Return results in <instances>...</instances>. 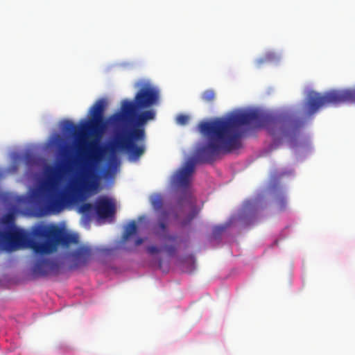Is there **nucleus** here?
Returning a JSON list of instances; mask_svg holds the SVG:
<instances>
[{
  "label": "nucleus",
  "mask_w": 355,
  "mask_h": 355,
  "mask_svg": "<svg viewBox=\"0 0 355 355\" xmlns=\"http://www.w3.org/2000/svg\"><path fill=\"white\" fill-rule=\"evenodd\" d=\"M158 101V90L150 83H144L133 101H122L120 112L109 117V122L114 125L125 123L122 132L116 136V145L128 154L131 161L139 160L146 151L145 125L155 118V112L148 109Z\"/></svg>",
  "instance_id": "nucleus-3"
},
{
  "label": "nucleus",
  "mask_w": 355,
  "mask_h": 355,
  "mask_svg": "<svg viewBox=\"0 0 355 355\" xmlns=\"http://www.w3.org/2000/svg\"><path fill=\"white\" fill-rule=\"evenodd\" d=\"M263 60H259V63H262Z\"/></svg>",
  "instance_id": "nucleus-25"
},
{
  "label": "nucleus",
  "mask_w": 355,
  "mask_h": 355,
  "mask_svg": "<svg viewBox=\"0 0 355 355\" xmlns=\"http://www.w3.org/2000/svg\"><path fill=\"white\" fill-rule=\"evenodd\" d=\"M248 125L264 128L273 137H292L299 133L303 121L293 116H275L250 111L234 114L226 119L200 122L198 130L208 139V144L198 148L194 158L188 160L171 178L172 187L184 190L179 203L182 205L185 201L191 208V211L182 220V226L189 225L200 212V209L196 206V200L189 191L196 164L211 162L221 153L239 149L241 146L239 128Z\"/></svg>",
  "instance_id": "nucleus-1"
},
{
  "label": "nucleus",
  "mask_w": 355,
  "mask_h": 355,
  "mask_svg": "<svg viewBox=\"0 0 355 355\" xmlns=\"http://www.w3.org/2000/svg\"><path fill=\"white\" fill-rule=\"evenodd\" d=\"M24 161L27 165H33L35 163V158L31 153H27L24 155Z\"/></svg>",
  "instance_id": "nucleus-18"
},
{
  "label": "nucleus",
  "mask_w": 355,
  "mask_h": 355,
  "mask_svg": "<svg viewBox=\"0 0 355 355\" xmlns=\"http://www.w3.org/2000/svg\"><path fill=\"white\" fill-rule=\"evenodd\" d=\"M2 222L5 225L9 227V230L16 227L15 225V216L12 213L6 214L3 218Z\"/></svg>",
  "instance_id": "nucleus-13"
},
{
  "label": "nucleus",
  "mask_w": 355,
  "mask_h": 355,
  "mask_svg": "<svg viewBox=\"0 0 355 355\" xmlns=\"http://www.w3.org/2000/svg\"><path fill=\"white\" fill-rule=\"evenodd\" d=\"M158 225H159V227L160 228V230H162L163 232L166 231V225L164 222L160 221Z\"/></svg>",
  "instance_id": "nucleus-21"
},
{
  "label": "nucleus",
  "mask_w": 355,
  "mask_h": 355,
  "mask_svg": "<svg viewBox=\"0 0 355 355\" xmlns=\"http://www.w3.org/2000/svg\"><path fill=\"white\" fill-rule=\"evenodd\" d=\"M146 250L150 254H154L158 253L160 251L159 249L155 245L148 246L146 248Z\"/></svg>",
  "instance_id": "nucleus-19"
},
{
  "label": "nucleus",
  "mask_w": 355,
  "mask_h": 355,
  "mask_svg": "<svg viewBox=\"0 0 355 355\" xmlns=\"http://www.w3.org/2000/svg\"><path fill=\"white\" fill-rule=\"evenodd\" d=\"M77 242V236L52 223H36L28 232L17 227L0 231V243L10 252L29 248L36 254L45 255L55 252L60 245L68 247Z\"/></svg>",
  "instance_id": "nucleus-4"
},
{
  "label": "nucleus",
  "mask_w": 355,
  "mask_h": 355,
  "mask_svg": "<svg viewBox=\"0 0 355 355\" xmlns=\"http://www.w3.org/2000/svg\"><path fill=\"white\" fill-rule=\"evenodd\" d=\"M137 224L135 220L130 222L125 227L124 232L122 236V241L126 242L131 236L134 235L137 232Z\"/></svg>",
  "instance_id": "nucleus-10"
},
{
  "label": "nucleus",
  "mask_w": 355,
  "mask_h": 355,
  "mask_svg": "<svg viewBox=\"0 0 355 355\" xmlns=\"http://www.w3.org/2000/svg\"><path fill=\"white\" fill-rule=\"evenodd\" d=\"M189 116L186 114H180L176 117V122L182 125H186L189 121Z\"/></svg>",
  "instance_id": "nucleus-17"
},
{
  "label": "nucleus",
  "mask_w": 355,
  "mask_h": 355,
  "mask_svg": "<svg viewBox=\"0 0 355 355\" xmlns=\"http://www.w3.org/2000/svg\"><path fill=\"white\" fill-rule=\"evenodd\" d=\"M346 102L355 103V89L333 90L324 94L311 92L306 101L307 112L311 115L323 106Z\"/></svg>",
  "instance_id": "nucleus-5"
},
{
  "label": "nucleus",
  "mask_w": 355,
  "mask_h": 355,
  "mask_svg": "<svg viewBox=\"0 0 355 355\" xmlns=\"http://www.w3.org/2000/svg\"><path fill=\"white\" fill-rule=\"evenodd\" d=\"M164 249L168 256L173 257L176 253L177 246H176V245H166V244L164 246Z\"/></svg>",
  "instance_id": "nucleus-16"
},
{
  "label": "nucleus",
  "mask_w": 355,
  "mask_h": 355,
  "mask_svg": "<svg viewBox=\"0 0 355 355\" xmlns=\"http://www.w3.org/2000/svg\"><path fill=\"white\" fill-rule=\"evenodd\" d=\"M151 205L154 209L159 210L163 205V200L160 195L156 194L151 198Z\"/></svg>",
  "instance_id": "nucleus-11"
},
{
  "label": "nucleus",
  "mask_w": 355,
  "mask_h": 355,
  "mask_svg": "<svg viewBox=\"0 0 355 355\" xmlns=\"http://www.w3.org/2000/svg\"><path fill=\"white\" fill-rule=\"evenodd\" d=\"M165 240L168 242H175L176 241V236L172 235H167L164 237Z\"/></svg>",
  "instance_id": "nucleus-20"
},
{
  "label": "nucleus",
  "mask_w": 355,
  "mask_h": 355,
  "mask_svg": "<svg viewBox=\"0 0 355 355\" xmlns=\"http://www.w3.org/2000/svg\"><path fill=\"white\" fill-rule=\"evenodd\" d=\"M162 260L161 259H159V261H158V266L159 268H162Z\"/></svg>",
  "instance_id": "nucleus-24"
},
{
  "label": "nucleus",
  "mask_w": 355,
  "mask_h": 355,
  "mask_svg": "<svg viewBox=\"0 0 355 355\" xmlns=\"http://www.w3.org/2000/svg\"><path fill=\"white\" fill-rule=\"evenodd\" d=\"M216 94L213 89H207L201 95L202 99L207 103L213 102L215 99Z\"/></svg>",
  "instance_id": "nucleus-12"
},
{
  "label": "nucleus",
  "mask_w": 355,
  "mask_h": 355,
  "mask_svg": "<svg viewBox=\"0 0 355 355\" xmlns=\"http://www.w3.org/2000/svg\"><path fill=\"white\" fill-rule=\"evenodd\" d=\"M275 202H276L277 205L278 206V208L279 209V210L284 209V208L286 207V200L284 195L282 193H278L276 195Z\"/></svg>",
  "instance_id": "nucleus-14"
},
{
  "label": "nucleus",
  "mask_w": 355,
  "mask_h": 355,
  "mask_svg": "<svg viewBox=\"0 0 355 355\" xmlns=\"http://www.w3.org/2000/svg\"><path fill=\"white\" fill-rule=\"evenodd\" d=\"M117 149L124 151L128 155V154L124 150L119 148L116 145V140H115L114 143L110 146V149H109L110 152V165L103 172V178L105 179L113 178L114 177L115 171H114V168H112V165L114 164H116V162H117V157H116V154Z\"/></svg>",
  "instance_id": "nucleus-9"
},
{
  "label": "nucleus",
  "mask_w": 355,
  "mask_h": 355,
  "mask_svg": "<svg viewBox=\"0 0 355 355\" xmlns=\"http://www.w3.org/2000/svg\"><path fill=\"white\" fill-rule=\"evenodd\" d=\"M106 105L107 103L104 99L96 101L89 109L90 118L82 125L81 128L69 120L62 122L63 132L74 137L80 136L79 146L84 143L81 137L87 132L94 135L97 139L87 144L88 153L80 178L73 181L66 190L60 192L55 191L58 170L53 167L49 168L48 181L40 191V196L44 200V203L40 205V211L42 214L59 213L65 207L76 201L78 195L98 191L102 176L98 173L96 168L105 153V148L99 144L98 138L107 125V121L103 116Z\"/></svg>",
  "instance_id": "nucleus-2"
},
{
  "label": "nucleus",
  "mask_w": 355,
  "mask_h": 355,
  "mask_svg": "<svg viewBox=\"0 0 355 355\" xmlns=\"http://www.w3.org/2000/svg\"><path fill=\"white\" fill-rule=\"evenodd\" d=\"M60 266L58 263L51 259L40 258L36 261L33 266V273L37 277H46L50 275L58 274Z\"/></svg>",
  "instance_id": "nucleus-6"
},
{
  "label": "nucleus",
  "mask_w": 355,
  "mask_h": 355,
  "mask_svg": "<svg viewBox=\"0 0 355 355\" xmlns=\"http://www.w3.org/2000/svg\"><path fill=\"white\" fill-rule=\"evenodd\" d=\"M92 204L89 202H85L80 205L79 210L80 212L84 214H89L94 209Z\"/></svg>",
  "instance_id": "nucleus-15"
},
{
  "label": "nucleus",
  "mask_w": 355,
  "mask_h": 355,
  "mask_svg": "<svg viewBox=\"0 0 355 355\" xmlns=\"http://www.w3.org/2000/svg\"><path fill=\"white\" fill-rule=\"evenodd\" d=\"M224 230H225V227H216L214 229V234L216 235L217 234H219V233L222 232L223 231H224Z\"/></svg>",
  "instance_id": "nucleus-22"
},
{
  "label": "nucleus",
  "mask_w": 355,
  "mask_h": 355,
  "mask_svg": "<svg viewBox=\"0 0 355 355\" xmlns=\"http://www.w3.org/2000/svg\"><path fill=\"white\" fill-rule=\"evenodd\" d=\"M144 242V239L142 238H137L135 241V246H139L141 244H142Z\"/></svg>",
  "instance_id": "nucleus-23"
},
{
  "label": "nucleus",
  "mask_w": 355,
  "mask_h": 355,
  "mask_svg": "<svg viewBox=\"0 0 355 355\" xmlns=\"http://www.w3.org/2000/svg\"><path fill=\"white\" fill-rule=\"evenodd\" d=\"M71 269H76L86 266L92 256V249L88 246H79L69 254Z\"/></svg>",
  "instance_id": "nucleus-7"
},
{
  "label": "nucleus",
  "mask_w": 355,
  "mask_h": 355,
  "mask_svg": "<svg viewBox=\"0 0 355 355\" xmlns=\"http://www.w3.org/2000/svg\"><path fill=\"white\" fill-rule=\"evenodd\" d=\"M94 209L100 218L105 219L114 216L116 209L111 199L103 197L96 201Z\"/></svg>",
  "instance_id": "nucleus-8"
}]
</instances>
